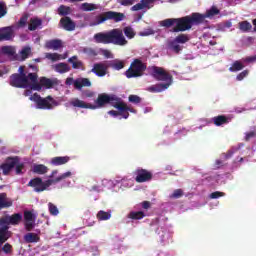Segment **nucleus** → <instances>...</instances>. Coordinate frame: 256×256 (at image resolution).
Returning a JSON list of instances; mask_svg holds the SVG:
<instances>
[{
  "instance_id": "nucleus-61",
  "label": "nucleus",
  "mask_w": 256,
  "mask_h": 256,
  "mask_svg": "<svg viewBox=\"0 0 256 256\" xmlns=\"http://www.w3.org/2000/svg\"><path fill=\"white\" fill-rule=\"evenodd\" d=\"M9 241L1 232H0V245L7 243Z\"/></svg>"
},
{
  "instance_id": "nucleus-44",
  "label": "nucleus",
  "mask_w": 256,
  "mask_h": 256,
  "mask_svg": "<svg viewBox=\"0 0 256 256\" xmlns=\"http://www.w3.org/2000/svg\"><path fill=\"white\" fill-rule=\"evenodd\" d=\"M48 209H49V213H50V215H53L54 217H56V215H59V208H57L56 206H55V204H53V203H49L48 204Z\"/></svg>"
},
{
  "instance_id": "nucleus-23",
  "label": "nucleus",
  "mask_w": 256,
  "mask_h": 256,
  "mask_svg": "<svg viewBox=\"0 0 256 256\" xmlns=\"http://www.w3.org/2000/svg\"><path fill=\"white\" fill-rule=\"evenodd\" d=\"M40 83L45 89H53L57 85V79H51L47 77H41Z\"/></svg>"
},
{
  "instance_id": "nucleus-49",
  "label": "nucleus",
  "mask_w": 256,
  "mask_h": 256,
  "mask_svg": "<svg viewBox=\"0 0 256 256\" xmlns=\"http://www.w3.org/2000/svg\"><path fill=\"white\" fill-rule=\"evenodd\" d=\"M15 172H16V175H23V170L25 169V164L24 163H17L15 165Z\"/></svg>"
},
{
  "instance_id": "nucleus-53",
  "label": "nucleus",
  "mask_w": 256,
  "mask_h": 256,
  "mask_svg": "<svg viewBox=\"0 0 256 256\" xmlns=\"http://www.w3.org/2000/svg\"><path fill=\"white\" fill-rule=\"evenodd\" d=\"M84 53H86L87 55H90V57H97V50L93 48L84 49Z\"/></svg>"
},
{
  "instance_id": "nucleus-42",
  "label": "nucleus",
  "mask_w": 256,
  "mask_h": 256,
  "mask_svg": "<svg viewBox=\"0 0 256 256\" xmlns=\"http://www.w3.org/2000/svg\"><path fill=\"white\" fill-rule=\"evenodd\" d=\"M128 217L130 219L139 220V219H143V217H145V213L143 211L130 212Z\"/></svg>"
},
{
  "instance_id": "nucleus-4",
  "label": "nucleus",
  "mask_w": 256,
  "mask_h": 256,
  "mask_svg": "<svg viewBox=\"0 0 256 256\" xmlns=\"http://www.w3.org/2000/svg\"><path fill=\"white\" fill-rule=\"evenodd\" d=\"M71 175V172L68 171L56 177L55 179H48L46 181H43V179L36 177L28 182V187H32L36 193H43V191H47V189H49L51 185L61 183V181H64V179H68V177H71Z\"/></svg>"
},
{
  "instance_id": "nucleus-19",
  "label": "nucleus",
  "mask_w": 256,
  "mask_h": 256,
  "mask_svg": "<svg viewBox=\"0 0 256 256\" xmlns=\"http://www.w3.org/2000/svg\"><path fill=\"white\" fill-rule=\"evenodd\" d=\"M70 161H71V157L69 156H56L51 159L50 163L54 167H59L61 165H67V163Z\"/></svg>"
},
{
  "instance_id": "nucleus-46",
  "label": "nucleus",
  "mask_w": 256,
  "mask_h": 256,
  "mask_svg": "<svg viewBox=\"0 0 256 256\" xmlns=\"http://www.w3.org/2000/svg\"><path fill=\"white\" fill-rule=\"evenodd\" d=\"M7 15V5L5 2L0 1V19H3Z\"/></svg>"
},
{
  "instance_id": "nucleus-32",
  "label": "nucleus",
  "mask_w": 256,
  "mask_h": 256,
  "mask_svg": "<svg viewBox=\"0 0 256 256\" xmlns=\"http://www.w3.org/2000/svg\"><path fill=\"white\" fill-rule=\"evenodd\" d=\"M9 225H11V224L0 225V233L8 240L11 239V235H13V233L11 231H9Z\"/></svg>"
},
{
  "instance_id": "nucleus-7",
  "label": "nucleus",
  "mask_w": 256,
  "mask_h": 256,
  "mask_svg": "<svg viewBox=\"0 0 256 256\" xmlns=\"http://www.w3.org/2000/svg\"><path fill=\"white\" fill-rule=\"evenodd\" d=\"M120 98L116 97L115 95H109V94H99L97 99L95 100V104H92V106L95 107V109H101L105 107V105H111L112 107H115V105L119 104Z\"/></svg>"
},
{
  "instance_id": "nucleus-26",
  "label": "nucleus",
  "mask_w": 256,
  "mask_h": 256,
  "mask_svg": "<svg viewBox=\"0 0 256 256\" xmlns=\"http://www.w3.org/2000/svg\"><path fill=\"white\" fill-rule=\"evenodd\" d=\"M24 241L25 243H39L41 241V237L36 233L29 232L24 235Z\"/></svg>"
},
{
  "instance_id": "nucleus-25",
  "label": "nucleus",
  "mask_w": 256,
  "mask_h": 256,
  "mask_svg": "<svg viewBox=\"0 0 256 256\" xmlns=\"http://www.w3.org/2000/svg\"><path fill=\"white\" fill-rule=\"evenodd\" d=\"M32 171L33 173H36V175H45L49 172V168L44 164H34Z\"/></svg>"
},
{
  "instance_id": "nucleus-13",
  "label": "nucleus",
  "mask_w": 256,
  "mask_h": 256,
  "mask_svg": "<svg viewBox=\"0 0 256 256\" xmlns=\"http://www.w3.org/2000/svg\"><path fill=\"white\" fill-rule=\"evenodd\" d=\"M17 163H19L18 157L8 158L7 162L0 166V169H2L3 175H8L9 173H11V171L14 169Z\"/></svg>"
},
{
  "instance_id": "nucleus-36",
  "label": "nucleus",
  "mask_w": 256,
  "mask_h": 256,
  "mask_svg": "<svg viewBox=\"0 0 256 256\" xmlns=\"http://www.w3.org/2000/svg\"><path fill=\"white\" fill-rule=\"evenodd\" d=\"M96 217L98 221H109V219H111V212L100 210L98 211Z\"/></svg>"
},
{
  "instance_id": "nucleus-17",
  "label": "nucleus",
  "mask_w": 256,
  "mask_h": 256,
  "mask_svg": "<svg viewBox=\"0 0 256 256\" xmlns=\"http://www.w3.org/2000/svg\"><path fill=\"white\" fill-rule=\"evenodd\" d=\"M13 33V26L0 28V41H11Z\"/></svg>"
},
{
  "instance_id": "nucleus-57",
  "label": "nucleus",
  "mask_w": 256,
  "mask_h": 256,
  "mask_svg": "<svg viewBox=\"0 0 256 256\" xmlns=\"http://www.w3.org/2000/svg\"><path fill=\"white\" fill-rule=\"evenodd\" d=\"M27 79H29L32 83H36L37 81V73H29L27 76Z\"/></svg>"
},
{
  "instance_id": "nucleus-52",
  "label": "nucleus",
  "mask_w": 256,
  "mask_h": 256,
  "mask_svg": "<svg viewBox=\"0 0 256 256\" xmlns=\"http://www.w3.org/2000/svg\"><path fill=\"white\" fill-rule=\"evenodd\" d=\"M31 89H33V91H41V89H43V86L41 84V80L39 81V83L37 81L32 82Z\"/></svg>"
},
{
  "instance_id": "nucleus-55",
  "label": "nucleus",
  "mask_w": 256,
  "mask_h": 256,
  "mask_svg": "<svg viewBox=\"0 0 256 256\" xmlns=\"http://www.w3.org/2000/svg\"><path fill=\"white\" fill-rule=\"evenodd\" d=\"M224 196H225V193L216 191L210 194V199H219V197H224Z\"/></svg>"
},
{
  "instance_id": "nucleus-45",
  "label": "nucleus",
  "mask_w": 256,
  "mask_h": 256,
  "mask_svg": "<svg viewBox=\"0 0 256 256\" xmlns=\"http://www.w3.org/2000/svg\"><path fill=\"white\" fill-rule=\"evenodd\" d=\"M128 101H129V103H133L134 105H139V103H141L142 99H141V97H139L137 95L131 94L128 97Z\"/></svg>"
},
{
  "instance_id": "nucleus-30",
  "label": "nucleus",
  "mask_w": 256,
  "mask_h": 256,
  "mask_svg": "<svg viewBox=\"0 0 256 256\" xmlns=\"http://www.w3.org/2000/svg\"><path fill=\"white\" fill-rule=\"evenodd\" d=\"M68 63L72 64L73 69H81L83 68V62H81L77 56H72L68 59Z\"/></svg>"
},
{
  "instance_id": "nucleus-9",
  "label": "nucleus",
  "mask_w": 256,
  "mask_h": 256,
  "mask_svg": "<svg viewBox=\"0 0 256 256\" xmlns=\"http://www.w3.org/2000/svg\"><path fill=\"white\" fill-rule=\"evenodd\" d=\"M10 85L17 89H27V87H29V79L27 76L15 73L10 76Z\"/></svg>"
},
{
  "instance_id": "nucleus-50",
  "label": "nucleus",
  "mask_w": 256,
  "mask_h": 256,
  "mask_svg": "<svg viewBox=\"0 0 256 256\" xmlns=\"http://www.w3.org/2000/svg\"><path fill=\"white\" fill-rule=\"evenodd\" d=\"M183 195L182 189H176L174 192L170 195L171 199H181V196Z\"/></svg>"
},
{
  "instance_id": "nucleus-43",
  "label": "nucleus",
  "mask_w": 256,
  "mask_h": 256,
  "mask_svg": "<svg viewBox=\"0 0 256 256\" xmlns=\"http://www.w3.org/2000/svg\"><path fill=\"white\" fill-rule=\"evenodd\" d=\"M46 59H49L50 61H59L61 59H65V57H61V55L57 53H47Z\"/></svg>"
},
{
  "instance_id": "nucleus-21",
  "label": "nucleus",
  "mask_w": 256,
  "mask_h": 256,
  "mask_svg": "<svg viewBox=\"0 0 256 256\" xmlns=\"http://www.w3.org/2000/svg\"><path fill=\"white\" fill-rule=\"evenodd\" d=\"M8 207H13V201L7 197V193H0V211L1 209H8Z\"/></svg>"
},
{
  "instance_id": "nucleus-40",
  "label": "nucleus",
  "mask_w": 256,
  "mask_h": 256,
  "mask_svg": "<svg viewBox=\"0 0 256 256\" xmlns=\"http://www.w3.org/2000/svg\"><path fill=\"white\" fill-rule=\"evenodd\" d=\"M1 52L3 53V55L13 57V55H15V48H13V46H3L1 48Z\"/></svg>"
},
{
  "instance_id": "nucleus-47",
  "label": "nucleus",
  "mask_w": 256,
  "mask_h": 256,
  "mask_svg": "<svg viewBox=\"0 0 256 256\" xmlns=\"http://www.w3.org/2000/svg\"><path fill=\"white\" fill-rule=\"evenodd\" d=\"M2 251L6 255H11V253H13V246L9 243H5L2 247Z\"/></svg>"
},
{
  "instance_id": "nucleus-58",
  "label": "nucleus",
  "mask_w": 256,
  "mask_h": 256,
  "mask_svg": "<svg viewBox=\"0 0 256 256\" xmlns=\"http://www.w3.org/2000/svg\"><path fill=\"white\" fill-rule=\"evenodd\" d=\"M255 132L254 131H251V132H248L246 133V136H245V141H250L251 139H253V137H255Z\"/></svg>"
},
{
  "instance_id": "nucleus-54",
  "label": "nucleus",
  "mask_w": 256,
  "mask_h": 256,
  "mask_svg": "<svg viewBox=\"0 0 256 256\" xmlns=\"http://www.w3.org/2000/svg\"><path fill=\"white\" fill-rule=\"evenodd\" d=\"M249 75V70H244L241 73H239L236 77L237 81H243L245 77Z\"/></svg>"
},
{
  "instance_id": "nucleus-39",
  "label": "nucleus",
  "mask_w": 256,
  "mask_h": 256,
  "mask_svg": "<svg viewBox=\"0 0 256 256\" xmlns=\"http://www.w3.org/2000/svg\"><path fill=\"white\" fill-rule=\"evenodd\" d=\"M58 14H59L61 17H67V15H70V14H71V7L65 6V5H61V6L58 8Z\"/></svg>"
},
{
  "instance_id": "nucleus-20",
  "label": "nucleus",
  "mask_w": 256,
  "mask_h": 256,
  "mask_svg": "<svg viewBox=\"0 0 256 256\" xmlns=\"http://www.w3.org/2000/svg\"><path fill=\"white\" fill-rule=\"evenodd\" d=\"M70 105H72V107H78V109H93V110H95V106H93V104L86 103L85 101L79 100L78 98L73 99L70 102Z\"/></svg>"
},
{
  "instance_id": "nucleus-38",
  "label": "nucleus",
  "mask_w": 256,
  "mask_h": 256,
  "mask_svg": "<svg viewBox=\"0 0 256 256\" xmlns=\"http://www.w3.org/2000/svg\"><path fill=\"white\" fill-rule=\"evenodd\" d=\"M31 55V47L26 46L22 48L20 51V61H25L26 59H29V56Z\"/></svg>"
},
{
  "instance_id": "nucleus-6",
  "label": "nucleus",
  "mask_w": 256,
  "mask_h": 256,
  "mask_svg": "<svg viewBox=\"0 0 256 256\" xmlns=\"http://www.w3.org/2000/svg\"><path fill=\"white\" fill-rule=\"evenodd\" d=\"M147 70V65L139 59H134L130 64L129 69L125 72L127 79H135L137 77H143V72Z\"/></svg>"
},
{
  "instance_id": "nucleus-56",
  "label": "nucleus",
  "mask_w": 256,
  "mask_h": 256,
  "mask_svg": "<svg viewBox=\"0 0 256 256\" xmlns=\"http://www.w3.org/2000/svg\"><path fill=\"white\" fill-rule=\"evenodd\" d=\"M119 3L123 7H129L135 3V0H120Z\"/></svg>"
},
{
  "instance_id": "nucleus-16",
  "label": "nucleus",
  "mask_w": 256,
  "mask_h": 256,
  "mask_svg": "<svg viewBox=\"0 0 256 256\" xmlns=\"http://www.w3.org/2000/svg\"><path fill=\"white\" fill-rule=\"evenodd\" d=\"M157 0H141L140 3L131 7V11H143V9H151Z\"/></svg>"
},
{
  "instance_id": "nucleus-12",
  "label": "nucleus",
  "mask_w": 256,
  "mask_h": 256,
  "mask_svg": "<svg viewBox=\"0 0 256 256\" xmlns=\"http://www.w3.org/2000/svg\"><path fill=\"white\" fill-rule=\"evenodd\" d=\"M23 221V214L14 213L11 216L0 218V225H19Z\"/></svg>"
},
{
  "instance_id": "nucleus-18",
  "label": "nucleus",
  "mask_w": 256,
  "mask_h": 256,
  "mask_svg": "<svg viewBox=\"0 0 256 256\" xmlns=\"http://www.w3.org/2000/svg\"><path fill=\"white\" fill-rule=\"evenodd\" d=\"M212 123H214L216 127H222V125L231 123V117L226 115H218L212 118Z\"/></svg>"
},
{
  "instance_id": "nucleus-28",
  "label": "nucleus",
  "mask_w": 256,
  "mask_h": 256,
  "mask_svg": "<svg viewBox=\"0 0 256 256\" xmlns=\"http://www.w3.org/2000/svg\"><path fill=\"white\" fill-rule=\"evenodd\" d=\"M123 33H124L125 37H127V39H134L135 36L137 35L135 30L131 26L124 27L122 30V34Z\"/></svg>"
},
{
  "instance_id": "nucleus-35",
  "label": "nucleus",
  "mask_w": 256,
  "mask_h": 256,
  "mask_svg": "<svg viewBox=\"0 0 256 256\" xmlns=\"http://www.w3.org/2000/svg\"><path fill=\"white\" fill-rule=\"evenodd\" d=\"M56 71L57 73H69L71 67H69V64L61 62L56 65Z\"/></svg>"
},
{
  "instance_id": "nucleus-24",
  "label": "nucleus",
  "mask_w": 256,
  "mask_h": 256,
  "mask_svg": "<svg viewBox=\"0 0 256 256\" xmlns=\"http://www.w3.org/2000/svg\"><path fill=\"white\" fill-rule=\"evenodd\" d=\"M115 109H118V111H121V113H123L124 111H130V113H137V110H135L134 108H131L127 105V103L119 100L118 104L114 105Z\"/></svg>"
},
{
  "instance_id": "nucleus-27",
  "label": "nucleus",
  "mask_w": 256,
  "mask_h": 256,
  "mask_svg": "<svg viewBox=\"0 0 256 256\" xmlns=\"http://www.w3.org/2000/svg\"><path fill=\"white\" fill-rule=\"evenodd\" d=\"M43 25V21L39 18H34L30 20V24L28 26L29 31H37L38 27Z\"/></svg>"
},
{
  "instance_id": "nucleus-3",
  "label": "nucleus",
  "mask_w": 256,
  "mask_h": 256,
  "mask_svg": "<svg viewBox=\"0 0 256 256\" xmlns=\"http://www.w3.org/2000/svg\"><path fill=\"white\" fill-rule=\"evenodd\" d=\"M151 75L156 81H165L166 83H159L148 87L147 91L149 93H162V91L169 89L173 84V76L159 66L152 67Z\"/></svg>"
},
{
  "instance_id": "nucleus-14",
  "label": "nucleus",
  "mask_w": 256,
  "mask_h": 256,
  "mask_svg": "<svg viewBox=\"0 0 256 256\" xmlns=\"http://www.w3.org/2000/svg\"><path fill=\"white\" fill-rule=\"evenodd\" d=\"M60 27L64 31H75L77 24L69 16H64L60 19Z\"/></svg>"
},
{
  "instance_id": "nucleus-11",
  "label": "nucleus",
  "mask_w": 256,
  "mask_h": 256,
  "mask_svg": "<svg viewBox=\"0 0 256 256\" xmlns=\"http://www.w3.org/2000/svg\"><path fill=\"white\" fill-rule=\"evenodd\" d=\"M65 83L66 85H74L78 91H81L83 87H91V80L88 78H79L74 80L73 78L69 77L66 79Z\"/></svg>"
},
{
  "instance_id": "nucleus-29",
  "label": "nucleus",
  "mask_w": 256,
  "mask_h": 256,
  "mask_svg": "<svg viewBox=\"0 0 256 256\" xmlns=\"http://www.w3.org/2000/svg\"><path fill=\"white\" fill-rule=\"evenodd\" d=\"M243 69H245V65H243L241 61L236 60L235 62H233L232 66L229 68V71L231 73H237V71H243Z\"/></svg>"
},
{
  "instance_id": "nucleus-51",
  "label": "nucleus",
  "mask_w": 256,
  "mask_h": 256,
  "mask_svg": "<svg viewBox=\"0 0 256 256\" xmlns=\"http://www.w3.org/2000/svg\"><path fill=\"white\" fill-rule=\"evenodd\" d=\"M24 227L26 231H33V229L35 228V221H25Z\"/></svg>"
},
{
  "instance_id": "nucleus-37",
  "label": "nucleus",
  "mask_w": 256,
  "mask_h": 256,
  "mask_svg": "<svg viewBox=\"0 0 256 256\" xmlns=\"http://www.w3.org/2000/svg\"><path fill=\"white\" fill-rule=\"evenodd\" d=\"M190 37L189 34H179L178 36L175 37L174 41L176 43H180V44H185V43H189L190 41Z\"/></svg>"
},
{
  "instance_id": "nucleus-63",
  "label": "nucleus",
  "mask_w": 256,
  "mask_h": 256,
  "mask_svg": "<svg viewBox=\"0 0 256 256\" xmlns=\"http://www.w3.org/2000/svg\"><path fill=\"white\" fill-rule=\"evenodd\" d=\"M108 114L112 115L113 117H118V115H121V112H118L116 110H110Z\"/></svg>"
},
{
  "instance_id": "nucleus-34",
  "label": "nucleus",
  "mask_w": 256,
  "mask_h": 256,
  "mask_svg": "<svg viewBox=\"0 0 256 256\" xmlns=\"http://www.w3.org/2000/svg\"><path fill=\"white\" fill-rule=\"evenodd\" d=\"M238 27L240 31L243 33H249L251 29H253V26L249 23V21H242L238 23Z\"/></svg>"
},
{
  "instance_id": "nucleus-10",
  "label": "nucleus",
  "mask_w": 256,
  "mask_h": 256,
  "mask_svg": "<svg viewBox=\"0 0 256 256\" xmlns=\"http://www.w3.org/2000/svg\"><path fill=\"white\" fill-rule=\"evenodd\" d=\"M134 175H136V183H147V181H151V179H153V173L143 168L136 169L134 171Z\"/></svg>"
},
{
  "instance_id": "nucleus-33",
  "label": "nucleus",
  "mask_w": 256,
  "mask_h": 256,
  "mask_svg": "<svg viewBox=\"0 0 256 256\" xmlns=\"http://www.w3.org/2000/svg\"><path fill=\"white\" fill-rule=\"evenodd\" d=\"M168 47L169 49H171V51H174V53L176 54H179L181 53V51H183V47H181V45H179V43L175 40L170 41L168 43Z\"/></svg>"
},
{
  "instance_id": "nucleus-62",
  "label": "nucleus",
  "mask_w": 256,
  "mask_h": 256,
  "mask_svg": "<svg viewBox=\"0 0 256 256\" xmlns=\"http://www.w3.org/2000/svg\"><path fill=\"white\" fill-rule=\"evenodd\" d=\"M151 207V202L149 201H143L142 202V208L143 209H149Z\"/></svg>"
},
{
  "instance_id": "nucleus-60",
  "label": "nucleus",
  "mask_w": 256,
  "mask_h": 256,
  "mask_svg": "<svg viewBox=\"0 0 256 256\" xmlns=\"http://www.w3.org/2000/svg\"><path fill=\"white\" fill-rule=\"evenodd\" d=\"M17 75L27 76L25 73V66H20Z\"/></svg>"
},
{
  "instance_id": "nucleus-2",
  "label": "nucleus",
  "mask_w": 256,
  "mask_h": 256,
  "mask_svg": "<svg viewBox=\"0 0 256 256\" xmlns=\"http://www.w3.org/2000/svg\"><path fill=\"white\" fill-rule=\"evenodd\" d=\"M95 43H102L103 45H118L125 47L129 41L123 35V30L114 28L108 32H98L93 37Z\"/></svg>"
},
{
  "instance_id": "nucleus-8",
  "label": "nucleus",
  "mask_w": 256,
  "mask_h": 256,
  "mask_svg": "<svg viewBox=\"0 0 256 256\" xmlns=\"http://www.w3.org/2000/svg\"><path fill=\"white\" fill-rule=\"evenodd\" d=\"M32 101L36 102L37 109H53V107L59 106V102L53 99L51 96L46 98L41 97V95L35 93L31 98Z\"/></svg>"
},
{
  "instance_id": "nucleus-31",
  "label": "nucleus",
  "mask_w": 256,
  "mask_h": 256,
  "mask_svg": "<svg viewBox=\"0 0 256 256\" xmlns=\"http://www.w3.org/2000/svg\"><path fill=\"white\" fill-rule=\"evenodd\" d=\"M80 9L81 11H96V9H99V5L85 2L81 4Z\"/></svg>"
},
{
  "instance_id": "nucleus-41",
  "label": "nucleus",
  "mask_w": 256,
  "mask_h": 256,
  "mask_svg": "<svg viewBox=\"0 0 256 256\" xmlns=\"http://www.w3.org/2000/svg\"><path fill=\"white\" fill-rule=\"evenodd\" d=\"M112 69H115L116 71H121V69H124L125 67V62L121 61V60H115L112 64H111Z\"/></svg>"
},
{
  "instance_id": "nucleus-64",
  "label": "nucleus",
  "mask_w": 256,
  "mask_h": 256,
  "mask_svg": "<svg viewBox=\"0 0 256 256\" xmlns=\"http://www.w3.org/2000/svg\"><path fill=\"white\" fill-rule=\"evenodd\" d=\"M120 115L123 117V119H129V111H120Z\"/></svg>"
},
{
  "instance_id": "nucleus-22",
  "label": "nucleus",
  "mask_w": 256,
  "mask_h": 256,
  "mask_svg": "<svg viewBox=\"0 0 256 256\" xmlns=\"http://www.w3.org/2000/svg\"><path fill=\"white\" fill-rule=\"evenodd\" d=\"M46 49H53V51H57L63 47V41L59 39H52L45 43Z\"/></svg>"
},
{
  "instance_id": "nucleus-15",
  "label": "nucleus",
  "mask_w": 256,
  "mask_h": 256,
  "mask_svg": "<svg viewBox=\"0 0 256 256\" xmlns=\"http://www.w3.org/2000/svg\"><path fill=\"white\" fill-rule=\"evenodd\" d=\"M108 66L104 62L95 63L92 68V73L97 77H105L107 75Z\"/></svg>"
},
{
  "instance_id": "nucleus-5",
  "label": "nucleus",
  "mask_w": 256,
  "mask_h": 256,
  "mask_svg": "<svg viewBox=\"0 0 256 256\" xmlns=\"http://www.w3.org/2000/svg\"><path fill=\"white\" fill-rule=\"evenodd\" d=\"M125 19V14L121 12L115 11H107L103 12L100 15L95 17V21L90 22V27H96V25H101L105 23V21H115V23H119Z\"/></svg>"
},
{
  "instance_id": "nucleus-1",
  "label": "nucleus",
  "mask_w": 256,
  "mask_h": 256,
  "mask_svg": "<svg viewBox=\"0 0 256 256\" xmlns=\"http://www.w3.org/2000/svg\"><path fill=\"white\" fill-rule=\"evenodd\" d=\"M219 13V9L215 6H212L204 14L193 12L192 14L181 18H168L162 20L160 25L166 29H169L175 25L172 29L173 33H183L185 31L191 30L193 26L199 27V25L207 23L205 19H211L215 17V15H219Z\"/></svg>"
},
{
  "instance_id": "nucleus-48",
  "label": "nucleus",
  "mask_w": 256,
  "mask_h": 256,
  "mask_svg": "<svg viewBox=\"0 0 256 256\" xmlns=\"http://www.w3.org/2000/svg\"><path fill=\"white\" fill-rule=\"evenodd\" d=\"M24 221H35V214L31 211H25Z\"/></svg>"
},
{
  "instance_id": "nucleus-59",
  "label": "nucleus",
  "mask_w": 256,
  "mask_h": 256,
  "mask_svg": "<svg viewBox=\"0 0 256 256\" xmlns=\"http://www.w3.org/2000/svg\"><path fill=\"white\" fill-rule=\"evenodd\" d=\"M18 25L19 27H25V25H27V17L20 18Z\"/></svg>"
}]
</instances>
